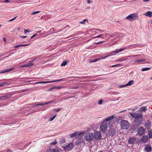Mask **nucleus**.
Here are the masks:
<instances>
[{
	"label": "nucleus",
	"instance_id": "obj_1",
	"mask_svg": "<svg viewBox=\"0 0 152 152\" xmlns=\"http://www.w3.org/2000/svg\"><path fill=\"white\" fill-rule=\"evenodd\" d=\"M129 114L131 116L135 118L134 123L137 125H140L142 123L143 115L142 113L139 114L136 113H129Z\"/></svg>",
	"mask_w": 152,
	"mask_h": 152
},
{
	"label": "nucleus",
	"instance_id": "obj_2",
	"mask_svg": "<svg viewBox=\"0 0 152 152\" xmlns=\"http://www.w3.org/2000/svg\"><path fill=\"white\" fill-rule=\"evenodd\" d=\"M121 127L123 129H126L129 128L130 124L127 121L121 120L120 122Z\"/></svg>",
	"mask_w": 152,
	"mask_h": 152
},
{
	"label": "nucleus",
	"instance_id": "obj_3",
	"mask_svg": "<svg viewBox=\"0 0 152 152\" xmlns=\"http://www.w3.org/2000/svg\"><path fill=\"white\" fill-rule=\"evenodd\" d=\"M138 16L136 14L133 13L127 16L126 18L130 21H133L138 19Z\"/></svg>",
	"mask_w": 152,
	"mask_h": 152
},
{
	"label": "nucleus",
	"instance_id": "obj_4",
	"mask_svg": "<svg viewBox=\"0 0 152 152\" xmlns=\"http://www.w3.org/2000/svg\"><path fill=\"white\" fill-rule=\"evenodd\" d=\"M84 137L86 140L90 141L93 139V134L92 133H88L85 135Z\"/></svg>",
	"mask_w": 152,
	"mask_h": 152
},
{
	"label": "nucleus",
	"instance_id": "obj_5",
	"mask_svg": "<svg viewBox=\"0 0 152 152\" xmlns=\"http://www.w3.org/2000/svg\"><path fill=\"white\" fill-rule=\"evenodd\" d=\"M107 129L106 123H104L102 121L100 126V131L104 133L106 131Z\"/></svg>",
	"mask_w": 152,
	"mask_h": 152
},
{
	"label": "nucleus",
	"instance_id": "obj_6",
	"mask_svg": "<svg viewBox=\"0 0 152 152\" xmlns=\"http://www.w3.org/2000/svg\"><path fill=\"white\" fill-rule=\"evenodd\" d=\"M145 129L143 127H140L138 130V134L139 136L142 135L145 133Z\"/></svg>",
	"mask_w": 152,
	"mask_h": 152
},
{
	"label": "nucleus",
	"instance_id": "obj_7",
	"mask_svg": "<svg viewBox=\"0 0 152 152\" xmlns=\"http://www.w3.org/2000/svg\"><path fill=\"white\" fill-rule=\"evenodd\" d=\"M78 132H75L74 133H72L70 134V136L71 138H73L76 137L77 138L80 136V137H81L82 136L81 135L82 134L83 132L82 133L80 132L78 133Z\"/></svg>",
	"mask_w": 152,
	"mask_h": 152
},
{
	"label": "nucleus",
	"instance_id": "obj_8",
	"mask_svg": "<svg viewBox=\"0 0 152 152\" xmlns=\"http://www.w3.org/2000/svg\"><path fill=\"white\" fill-rule=\"evenodd\" d=\"M74 146L72 143H69L68 145L63 147V148L65 150H70Z\"/></svg>",
	"mask_w": 152,
	"mask_h": 152
},
{
	"label": "nucleus",
	"instance_id": "obj_9",
	"mask_svg": "<svg viewBox=\"0 0 152 152\" xmlns=\"http://www.w3.org/2000/svg\"><path fill=\"white\" fill-rule=\"evenodd\" d=\"M94 139L96 140H99L101 138V135L99 132H96L94 134Z\"/></svg>",
	"mask_w": 152,
	"mask_h": 152
},
{
	"label": "nucleus",
	"instance_id": "obj_10",
	"mask_svg": "<svg viewBox=\"0 0 152 152\" xmlns=\"http://www.w3.org/2000/svg\"><path fill=\"white\" fill-rule=\"evenodd\" d=\"M64 80L63 79H61L60 80H54L52 81H41L36 82L35 83V84H40V83H51L54 82H57L59 81Z\"/></svg>",
	"mask_w": 152,
	"mask_h": 152
},
{
	"label": "nucleus",
	"instance_id": "obj_11",
	"mask_svg": "<svg viewBox=\"0 0 152 152\" xmlns=\"http://www.w3.org/2000/svg\"><path fill=\"white\" fill-rule=\"evenodd\" d=\"M148 137L147 135H144L141 138V141L144 143H146L148 140Z\"/></svg>",
	"mask_w": 152,
	"mask_h": 152
},
{
	"label": "nucleus",
	"instance_id": "obj_12",
	"mask_svg": "<svg viewBox=\"0 0 152 152\" xmlns=\"http://www.w3.org/2000/svg\"><path fill=\"white\" fill-rule=\"evenodd\" d=\"M114 115H112L110 116L109 117L106 118L103 121L104 123H106L108 121H110L111 120L114 118Z\"/></svg>",
	"mask_w": 152,
	"mask_h": 152
},
{
	"label": "nucleus",
	"instance_id": "obj_13",
	"mask_svg": "<svg viewBox=\"0 0 152 152\" xmlns=\"http://www.w3.org/2000/svg\"><path fill=\"white\" fill-rule=\"evenodd\" d=\"M116 53L115 51L111 52L105 57H102V58L104 59L108 56H112L113 55H115Z\"/></svg>",
	"mask_w": 152,
	"mask_h": 152
},
{
	"label": "nucleus",
	"instance_id": "obj_14",
	"mask_svg": "<svg viewBox=\"0 0 152 152\" xmlns=\"http://www.w3.org/2000/svg\"><path fill=\"white\" fill-rule=\"evenodd\" d=\"M129 57L128 56H124L123 57L121 58L117 59L116 61H124L128 60V58Z\"/></svg>",
	"mask_w": 152,
	"mask_h": 152
},
{
	"label": "nucleus",
	"instance_id": "obj_15",
	"mask_svg": "<svg viewBox=\"0 0 152 152\" xmlns=\"http://www.w3.org/2000/svg\"><path fill=\"white\" fill-rule=\"evenodd\" d=\"M151 148L149 144H147L145 146V150L147 152H149L151 151Z\"/></svg>",
	"mask_w": 152,
	"mask_h": 152
},
{
	"label": "nucleus",
	"instance_id": "obj_16",
	"mask_svg": "<svg viewBox=\"0 0 152 152\" xmlns=\"http://www.w3.org/2000/svg\"><path fill=\"white\" fill-rule=\"evenodd\" d=\"M136 140V138L134 137H131L129 138L128 140V142L130 144H134V141Z\"/></svg>",
	"mask_w": 152,
	"mask_h": 152
},
{
	"label": "nucleus",
	"instance_id": "obj_17",
	"mask_svg": "<svg viewBox=\"0 0 152 152\" xmlns=\"http://www.w3.org/2000/svg\"><path fill=\"white\" fill-rule=\"evenodd\" d=\"M12 96V94H8L5 96H3L1 97L2 100H4L6 99H8L10 98Z\"/></svg>",
	"mask_w": 152,
	"mask_h": 152
},
{
	"label": "nucleus",
	"instance_id": "obj_18",
	"mask_svg": "<svg viewBox=\"0 0 152 152\" xmlns=\"http://www.w3.org/2000/svg\"><path fill=\"white\" fill-rule=\"evenodd\" d=\"M126 49V47H123V48H121L120 49L118 50V49H116V53H120L121 51H123L125 50Z\"/></svg>",
	"mask_w": 152,
	"mask_h": 152
},
{
	"label": "nucleus",
	"instance_id": "obj_19",
	"mask_svg": "<svg viewBox=\"0 0 152 152\" xmlns=\"http://www.w3.org/2000/svg\"><path fill=\"white\" fill-rule=\"evenodd\" d=\"M144 15L147 16L151 17L152 16V12L151 11H148L146 12L144 14Z\"/></svg>",
	"mask_w": 152,
	"mask_h": 152
},
{
	"label": "nucleus",
	"instance_id": "obj_20",
	"mask_svg": "<svg viewBox=\"0 0 152 152\" xmlns=\"http://www.w3.org/2000/svg\"><path fill=\"white\" fill-rule=\"evenodd\" d=\"M147 110V109L145 106L142 107L139 110L141 111V112H145Z\"/></svg>",
	"mask_w": 152,
	"mask_h": 152
},
{
	"label": "nucleus",
	"instance_id": "obj_21",
	"mask_svg": "<svg viewBox=\"0 0 152 152\" xmlns=\"http://www.w3.org/2000/svg\"><path fill=\"white\" fill-rule=\"evenodd\" d=\"M43 103L39 104H38L37 103H35L33 104L32 106L33 107H36L38 106H43Z\"/></svg>",
	"mask_w": 152,
	"mask_h": 152
},
{
	"label": "nucleus",
	"instance_id": "obj_22",
	"mask_svg": "<svg viewBox=\"0 0 152 152\" xmlns=\"http://www.w3.org/2000/svg\"><path fill=\"white\" fill-rule=\"evenodd\" d=\"M145 61V60L144 59L135 60L134 61V63H137L138 62H144Z\"/></svg>",
	"mask_w": 152,
	"mask_h": 152
},
{
	"label": "nucleus",
	"instance_id": "obj_23",
	"mask_svg": "<svg viewBox=\"0 0 152 152\" xmlns=\"http://www.w3.org/2000/svg\"><path fill=\"white\" fill-rule=\"evenodd\" d=\"M134 83V81L133 80H131L129 81L126 84V86H129L133 85Z\"/></svg>",
	"mask_w": 152,
	"mask_h": 152
},
{
	"label": "nucleus",
	"instance_id": "obj_24",
	"mask_svg": "<svg viewBox=\"0 0 152 152\" xmlns=\"http://www.w3.org/2000/svg\"><path fill=\"white\" fill-rule=\"evenodd\" d=\"M148 135L150 138H152V130L148 131Z\"/></svg>",
	"mask_w": 152,
	"mask_h": 152
},
{
	"label": "nucleus",
	"instance_id": "obj_25",
	"mask_svg": "<svg viewBox=\"0 0 152 152\" xmlns=\"http://www.w3.org/2000/svg\"><path fill=\"white\" fill-rule=\"evenodd\" d=\"M104 34H101L98 36L93 37L92 39L96 38H99V37H102V39H104Z\"/></svg>",
	"mask_w": 152,
	"mask_h": 152
},
{
	"label": "nucleus",
	"instance_id": "obj_26",
	"mask_svg": "<svg viewBox=\"0 0 152 152\" xmlns=\"http://www.w3.org/2000/svg\"><path fill=\"white\" fill-rule=\"evenodd\" d=\"M101 58H102V57L101 58H96V59H95V60H90V62H96V61H98L100 60Z\"/></svg>",
	"mask_w": 152,
	"mask_h": 152
},
{
	"label": "nucleus",
	"instance_id": "obj_27",
	"mask_svg": "<svg viewBox=\"0 0 152 152\" xmlns=\"http://www.w3.org/2000/svg\"><path fill=\"white\" fill-rule=\"evenodd\" d=\"M151 69V67L143 68L141 69V70L142 71H146L149 70H150Z\"/></svg>",
	"mask_w": 152,
	"mask_h": 152
},
{
	"label": "nucleus",
	"instance_id": "obj_28",
	"mask_svg": "<svg viewBox=\"0 0 152 152\" xmlns=\"http://www.w3.org/2000/svg\"><path fill=\"white\" fill-rule=\"evenodd\" d=\"M56 115H55L53 116L52 117L50 118L49 120V121H53L54 119L56 118Z\"/></svg>",
	"mask_w": 152,
	"mask_h": 152
},
{
	"label": "nucleus",
	"instance_id": "obj_29",
	"mask_svg": "<svg viewBox=\"0 0 152 152\" xmlns=\"http://www.w3.org/2000/svg\"><path fill=\"white\" fill-rule=\"evenodd\" d=\"M50 152H58V150L55 148L50 149Z\"/></svg>",
	"mask_w": 152,
	"mask_h": 152
},
{
	"label": "nucleus",
	"instance_id": "obj_30",
	"mask_svg": "<svg viewBox=\"0 0 152 152\" xmlns=\"http://www.w3.org/2000/svg\"><path fill=\"white\" fill-rule=\"evenodd\" d=\"M67 62L66 61H64L62 62V63L61 64V66H64L66 65L67 64Z\"/></svg>",
	"mask_w": 152,
	"mask_h": 152
},
{
	"label": "nucleus",
	"instance_id": "obj_31",
	"mask_svg": "<svg viewBox=\"0 0 152 152\" xmlns=\"http://www.w3.org/2000/svg\"><path fill=\"white\" fill-rule=\"evenodd\" d=\"M54 89H60L63 88V87L62 86H54Z\"/></svg>",
	"mask_w": 152,
	"mask_h": 152
},
{
	"label": "nucleus",
	"instance_id": "obj_32",
	"mask_svg": "<svg viewBox=\"0 0 152 152\" xmlns=\"http://www.w3.org/2000/svg\"><path fill=\"white\" fill-rule=\"evenodd\" d=\"M57 143V142L56 140H55L54 141L50 143V145H55Z\"/></svg>",
	"mask_w": 152,
	"mask_h": 152
},
{
	"label": "nucleus",
	"instance_id": "obj_33",
	"mask_svg": "<svg viewBox=\"0 0 152 152\" xmlns=\"http://www.w3.org/2000/svg\"><path fill=\"white\" fill-rule=\"evenodd\" d=\"M88 20L86 19H84L82 21L80 22V23L82 24H84L85 23L86 21H87Z\"/></svg>",
	"mask_w": 152,
	"mask_h": 152
},
{
	"label": "nucleus",
	"instance_id": "obj_34",
	"mask_svg": "<svg viewBox=\"0 0 152 152\" xmlns=\"http://www.w3.org/2000/svg\"><path fill=\"white\" fill-rule=\"evenodd\" d=\"M24 67H28L27 64H24V65H21L19 67V68H23Z\"/></svg>",
	"mask_w": 152,
	"mask_h": 152
},
{
	"label": "nucleus",
	"instance_id": "obj_35",
	"mask_svg": "<svg viewBox=\"0 0 152 152\" xmlns=\"http://www.w3.org/2000/svg\"><path fill=\"white\" fill-rule=\"evenodd\" d=\"M6 72H7V69L1 71L0 72V74Z\"/></svg>",
	"mask_w": 152,
	"mask_h": 152
},
{
	"label": "nucleus",
	"instance_id": "obj_36",
	"mask_svg": "<svg viewBox=\"0 0 152 152\" xmlns=\"http://www.w3.org/2000/svg\"><path fill=\"white\" fill-rule=\"evenodd\" d=\"M81 140H80L78 141H77L76 142V144L77 145H81Z\"/></svg>",
	"mask_w": 152,
	"mask_h": 152
},
{
	"label": "nucleus",
	"instance_id": "obj_37",
	"mask_svg": "<svg viewBox=\"0 0 152 152\" xmlns=\"http://www.w3.org/2000/svg\"><path fill=\"white\" fill-rule=\"evenodd\" d=\"M40 12V11H37L33 12L31 14V15H34L36 14L39 13Z\"/></svg>",
	"mask_w": 152,
	"mask_h": 152
},
{
	"label": "nucleus",
	"instance_id": "obj_38",
	"mask_svg": "<svg viewBox=\"0 0 152 152\" xmlns=\"http://www.w3.org/2000/svg\"><path fill=\"white\" fill-rule=\"evenodd\" d=\"M7 69V72H8L9 71H11L12 70H13L14 69H15V68L13 67H12V68H10V69Z\"/></svg>",
	"mask_w": 152,
	"mask_h": 152
},
{
	"label": "nucleus",
	"instance_id": "obj_39",
	"mask_svg": "<svg viewBox=\"0 0 152 152\" xmlns=\"http://www.w3.org/2000/svg\"><path fill=\"white\" fill-rule=\"evenodd\" d=\"M103 99H101L98 101V104H102V102H103Z\"/></svg>",
	"mask_w": 152,
	"mask_h": 152
},
{
	"label": "nucleus",
	"instance_id": "obj_40",
	"mask_svg": "<svg viewBox=\"0 0 152 152\" xmlns=\"http://www.w3.org/2000/svg\"><path fill=\"white\" fill-rule=\"evenodd\" d=\"M52 102V101H50L48 102H45V103H43V105H45V104H50V103H51V102Z\"/></svg>",
	"mask_w": 152,
	"mask_h": 152
},
{
	"label": "nucleus",
	"instance_id": "obj_41",
	"mask_svg": "<svg viewBox=\"0 0 152 152\" xmlns=\"http://www.w3.org/2000/svg\"><path fill=\"white\" fill-rule=\"evenodd\" d=\"M28 66L30 67V66H33L34 65V64L32 63H27Z\"/></svg>",
	"mask_w": 152,
	"mask_h": 152
},
{
	"label": "nucleus",
	"instance_id": "obj_42",
	"mask_svg": "<svg viewBox=\"0 0 152 152\" xmlns=\"http://www.w3.org/2000/svg\"><path fill=\"white\" fill-rule=\"evenodd\" d=\"M30 31H29L28 29H25L24 30V33L26 34L27 32H28Z\"/></svg>",
	"mask_w": 152,
	"mask_h": 152
},
{
	"label": "nucleus",
	"instance_id": "obj_43",
	"mask_svg": "<svg viewBox=\"0 0 152 152\" xmlns=\"http://www.w3.org/2000/svg\"><path fill=\"white\" fill-rule=\"evenodd\" d=\"M121 120V118L118 117L115 119V121L119 122Z\"/></svg>",
	"mask_w": 152,
	"mask_h": 152
},
{
	"label": "nucleus",
	"instance_id": "obj_44",
	"mask_svg": "<svg viewBox=\"0 0 152 152\" xmlns=\"http://www.w3.org/2000/svg\"><path fill=\"white\" fill-rule=\"evenodd\" d=\"M54 110L56 112H59L60 111V109L59 108H57L54 109Z\"/></svg>",
	"mask_w": 152,
	"mask_h": 152
},
{
	"label": "nucleus",
	"instance_id": "obj_45",
	"mask_svg": "<svg viewBox=\"0 0 152 152\" xmlns=\"http://www.w3.org/2000/svg\"><path fill=\"white\" fill-rule=\"evenodd\" d=\"M54 87H53L49 89H48L47 90V91H52V90H53V89H54Z\"/></svg>",
	"mask_w": 152,
	"mask_h": 152
},
{
	"label": "nucleus",
	"instance_id": "obj_46",
	"mask_svg": "<svg viewBox=\"0 0 152 152\" xmlns=\"http://www.w3.org/2000/svg\"><path fill=\"white\" fill-rule=\"evenodd\" d=\"M103 42V41H101L99 42H95L94 43V44H99Z\"/></svg>",
	"mask_w": 152,
	"mask_h": 152
},
{
	"label": "nucleus",
	"instance_id": "obj_47",
	"mask_svg": "<svg viewBox=\"0 0 152 152\" xmlns=\"http://www.w3.org/2000/svg\"><path fill=\"white\" fill-rule=\"evenodd\" d=\"M139 56V55H131V56H128V57H136L137 56Z\"/></svg>",
	"mask_w": 152,
	"mask_h": 152
},
{
	"label": "nucleus",
	"instance_id": "obj_48",
	"mask_svg": "<svg viewBox=\"0 0 152 152\" xmlns=\"http://www.w3.org/2000/svg\"><path fill=\"white\" fill-rule=\"evenodd\" d=\"M126 86H126V84H125V85H120V88H123V87H126Z\"/></svg>",
	"mask_w": 152,
	"mask_h": 152
},
{
	"label": "nucleus",
	"instance_id": "obj_49",
	"mask_svg": "<svg viewBox=\"0 0 152 152\" xmlns=\"http://www.w3.org/2000/svg\"><path fill=\"white\" fill-rule=\"evenodd\" d=\"M121 64H116V65H112V66H111V67H116V66H117L118 65H120Z\"/></svg>",
	"mask_w": 152,
	"mask_h": 152
},
{
	"label": "nucleus",
	"instance_id": "obj_50",
	"mask_svg": "<svg viewBox=\"0 0 152 152\" xmlns=\"http://www.w3.org/2000/svg\"><path fill=\"white\" fill-rule=\"evenodd\" d=\"M21 45H16L15 46H14V48H18V47H21Z\"/></svg>",
	"mask_w": 152,
	"mask_h": 152
},
{
	"label": "nucleus",
	"instance_id": "obj_51",
	"mask_svg": "<svg viewBox=\"0 0 152 152\" xmlns=\"http://www.w3.org/2000/svg\"><path fill=\"white\" fill-rule=\"evenodd\" d=\"M29 44H23V45H21V46H28Z\"/></svg>",
	"mask_w": 152,
	"mask_h": 152
},
{
	"label": "nucleus",
	"instance_id": "obj_52",
	"mask_svg": "<svg viewBox=\"0 0 152 152\" xmlns=\"http://www.w3.org/2000/svg\"><path fill=\"white\" fill-rule=\"evenodd\" d=\"M137 47V45H133L131 46V48H134Z\"/></svg>",
	"mask_w": 152,
	"mask_h": 152
},
{
	"label": "nucleus",
	"instance_id": "obj_53",
	"mask_svg": "<svg viewBox=\"0 0 152 152\" xmlns=\"http://www.w3.org/2000/svg\"><path fill=\"white\" fill-rule=\"evenodd\" d=\"M118 34V33L117 32L115 33L114 34H112V35L111 36V37H113V36H114L115 35H117Z\"/></svg>",
	"mask_w": 152,
	"mask_h": 152
},
{
	"label": "nucleus",
	"instance_id": "obj_54",
	"mask_svg": "<svg viewBox=\"0 0 152 152\" xmlns=\"http://www.w3.org/2000/svg\"><path fill=\"white\" fill-rule=\"evenodd\" d=\"M40 31H37L36 34H35L36 36H38L39 35V33Z\"/></svg>",
	"mask_w": 152,
	"mask_h": 152
},
{
	"label": "nucleus",
	"instance_id": "obj_55",
	"mask_svg": "<svg viewBox=\"0 0 152 152\" xmlns=\"http://www.w3.org/2000/svg\"><path fill=\"white\" fill-rule=\"evenodd\" d=\"M36 58L32 59L30 61L31 62H33V61H35L36 60Z\"/></svg>",
	"mask_w": 152,
	"mask_h": 152
},
{
	"label": "nucleus",
	"instance_id": "obj_56",
	"mask_svg": "<svg viewBox=\"0 0 152 152\" xmlns=\"http://www.w3.org/2000/svg\"><path fill=\"white\" fill-rule=\"evenodd\" d=\"M17 17H15V18H14L10 20H9L10 21H12V20H14L15 19H16V18Z\"/></svg>",
	"mask_w": 152,
	"mask_h": 152
},
{
	"label": "nucleus",
	"instance_id": "obj_57",
	"mask_svg": "<svg viewBox=\"0 0 152 152\" xmlns=\"http://www.w3.org/2000/svg\"><path fill=\"white\" fill-rule=\"evenodd\" d=\"M7 152H12L10 149H8L6 151Z\"/></svg>",
	"mask_w": 152,
	"mask_h": 152
},
{
	"label": "nucleus",
	"instance_id": "obj_58",
	"mask_svg": "<svg viewBox=\"0 0 152 152\" xmlns=\"http://www.w3.org/2000/svg\"><path fill=\"white\" fill-rule=\"evenodd\" d=\"M36 36V35H35V34H34L33 36H31L30 37V38L31 39H32V38H33L34 37H35Z\"/></svg>",
	"mask_w": 152,
	"mask_h": 152
},
{
	"label": "nucleus",
	"instance_id": "obj_59",
	"mask_svg": "<svg viewBox=\"0 0 152 152\" xmlns=\"http://www.w3.org/2000/svg\"><path fill=\"white\" fill-rule=\"evenodd\" d=\"M28 89H23V90H22V91L23 92H24V91H28Z\"/></svg>",
	"mask_w": 152,
	"mask_h": 152
},
{
	"label": "nucleus",
	"instance_id": "obj_60",
	"mask_svg": "<svg viewBox=\"0 0 152 152\" xmlns=\"http://www.w3.org/2000/svg\"><path fill=\"white\" fill-rule=\"evenodd\" d=\"M9 2V0H5L4 1V2L5 3H7Z\"/></svg>",
	"mask_w": 152,
	"mask_h": 152
},
{
	"label": "nucleus",
	"instance_id": "obj_61",
	"mask_svg": "<svg viewBox=\"0 0 152 152\" xmlns=\"http://www.w3.org/2000/svg\"><path fill=\"white\" fill-rule=\"evenodd\" d=\"M93 148V146H91V148H90V151L91 152L92 151L91 150L92 149V148Z\"/></svg>",
	"mask_w": 152,
	"mask_h": 152
},
{
	"label": "nucleus",
	"instance_id": "obj_62",
	"mask_svg": "<svg viewBox=\"0 0 152 152\" xmlns=\"http://www.w3.org/2000/svg\"><path fill=\"white\" fill-rule=\"evenodd\" d=\"M149 125V123H146L145 124V126L146 127H147V126Z\"/></svg>",
	"mask_w": 152,
	"mask_h": 152
},
{
	"label": "nucleus",
	"instance_id": "obj_63",
	"mask_svg": "<svg viewBox=\"0 0 152 152\" xmlns=\"http://www.w3.org/2000/svg\"><path fill=\"white\" fill-rule=\"evenodd\" d=\"M87 2L89 4L91 2V0H87Z\"/></svg>",
	"mask_w": 152,
	"mask_h": 152
},
{
	"label": "nucleus",
	"instance_id": "obj_64",
	"mask_svg": "<svg viewBox=\"0 0 152 152\" xmlns=\"http://www.w3.org/2000/svg\"><path fill=\"white\" fill-rule=\"evenodd\" d=\"M45 110L44 109H40L39 111H44Z\"/></svg>",
	"mask_w": 152,
	"mask_h": 152
}]
</instances>
